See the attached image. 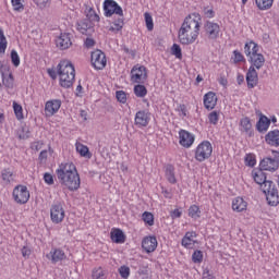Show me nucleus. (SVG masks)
<instances>
[{"label": "nucleus", "instance_id": "nucleus-1", "mask_svg": "<svg viewBox=\"0 0 279 279\" xmlns=\"http://www.w3.org/2000/svg\"><path fill=\"white\" fill-rule=\"evenodd\" d=\"M202 17L197 13L187 15L179 29L181 45H193L199 36Z\"/></svg>", "mask_w": 279, "mask_h": 279}, {"label": "nucleus", "instance_id": "nucleus-2", "mask_svg": "<svg viewBox=\"0 0 279 279\" xmlns=\"http://www.w3.org/2000/svg\"><path fill=\"white\" fill-rule=\"evenodd\" d=\"M57 178L63 186H66L69 191H78L82 184L77 168L73 162L61 163L57 169Z\"/></svg>", "mask_w": 279, "mask_h": 279}, {"label": "nucleus", "instance_id": "nucleus-3", "mask_svg": "<svg viewBox=\"0 0 279 279\" xmlns=\"http://www.w3.org/2000/svg\"><path fill=\"white\" fill-rule=\"evenodd\" d=\"M48 75L52 80H57L59 75V84L62 88H71L75 82V66L71 61L63 60L57 65L56 70H48Z\"/></svg>", "mask_w": 279, "mask_h": 279}, {"label": "nucleus", "instance_id": "nucleus-4", "mask_svg": "<svg viewBox=\"0 0 279 279\" xmlns=\"http://www.w3.org/2000/svg\"><path fill=\"white\" fill-rule=\"evenodd\" d=\"M105 16L110 17L112 14L119 16L114 22L113 26L109 28L110 32H121L124 25L123 9L114 0H105L104 2Z\"/></svg>", "mask_w": 279, "mask_h": 279}, {"label": "nucleus", "instance_id": "nucleus-5", "mask_svg": "<svg viewBox=\"0 0 279 279\" xmlns=\"http://www.w3.org/2000/svg\"><path fill=\"white\" fill-rule=\"evenodd\" d=\"M210 156H213V144L208 141L201 143L195 150L196 160L204 162V160H208Z\"/></svg>", "mask_w": 279, "mask_h": 279}, {"label": "nucleus", "instance_id": "nucleus-6", "mask_svg": "<svg viewBox=\"0 0 279 279\" xmlns=\"http://www.w3.org/2000/svg\"><path fill=\"white\" fill-rule=\"evenodd\" d=\"M274 158L266 157L259 163L262 171H278L279 168V151H272Z\"/></svg>", "mask_w": 279, "mask_h": 279}, {"label": "nucleus", "instance_id": "nucleus-7", "mask_svg": "<svg viewBox=\"0 0 279 279\" xmlns=\"http://www.w3.org/2000/svg\"><path fill=\"white\" fill-rule=\"evenodd\" d=\"M147 81V68L144 65H135L131 70V82L135 84H145Z\"/></svg>", "mask_w": 279, "mask_h": 279}, {"label": "nucleus", "instance_id": "nucleus-8", "mask_svg": "<svg viewBox=\"0 0 279 279\" xmlns=\"http://www.w3.org/2000/svg\"><path fill=\"white\" fill-rule=\"evenodd\" d=\"M13 199L16 204H27V202H29V190H27V186H15L13 189Z\"/></svg>", "mask_w": 279, "mask_h": 279}, {"label": "nucleus", "instance_id": "nucleus-9", "mask_svg": "<svg viewBox=\"0 0 279 279\" xmlns=\"http://www.w3.org/2000/svg\"><path fill=\"white\" fill-rule=\"evenodd\" d=\"M204 32L208 40H217V38H219L221 27L215 22L207 21L204 24Z\"/></svg>", "mask_w": 279, "mask_h": 279}, {"label": "nucleus", "instance_id": "nucleus-10", "mask_svg": "<svg viewBox=\"0 0 279 279\" xmlns=\"http://www.w3.org/2000/svg\"><path fill=\"white\" fill-rule=\"evenodd\" d=\"M107 62L108 61L106 60V53H104V51L95 50L94 52H92V64L98 71H101V69H106Z\"/></svg>", "mask_w": 279, "mask_h": 279}, {"label": "nucleus", "instance_id": "nucleus-11", "mask_svg": "<svg viewBox=\"0 0 279 279\" xmlns=\"http://www.w3.org/2000/svg\"><path fill=\"white\" fill-rule=\"evenodd\" d=\"M50 217L52 223H62V221H64V208L62 204L58 203L51 206Z\"/></svg>", "mask_w": 279, "mask_h": 279}, {"label": "nucleus", "instance_id": "nucleus-12", "mask_svg": "<svg viewBox=\"0 0 279 279\" xmlns=\"http://www.w3.org/2000/svg\"><path fill=\"white\" fill-rule=\"evenodd\" d=\"M151 113L147 110H140L135 114V125L137 128H147L149 125V121Z\"/></svg>", "mask_w": 279, "mask_h": 279}, {"label": "nucleus", "instance_id": "nucleus-13", "mask_svg": "<svg viewBox=\"0 0 279 279\" xmlns=\"http://www.w3.org/2000/svg\"><path fill=\"white\" fill-rule=\"evenodd\" d=\"M46 258H48V260H51V263L56 265V263L66 260V254L61 248L53 247L51 248L49 254L46 255Z\"/></svg>", "mask_w": 279, "mask_h": 279}, {"label": "nucleus", "instance_id": "nucleus-14", "mask_svg": "<svg viewBox=\"0 0 279 279\" xmlns=\"http://www.w3.org/2000/svg\"><path fill=\"white\" fill-rule=\"evenodd\" d=\"M142 247L147 254H151V252H156V247H158V240L156 236H146L142 241Z\"/></svg>", "mask_w": 279, "mask_h": 279}, {"label": "nucleus", "instance_id": "nucleus-15", "mask_svg": "<svg viewBox=\"0 0 279 279\" xmlns=\"http://www.w3.org/2000/svg\"><path fill=\"white\" fill-rule=\"evenodd\" d=\"M246 84L247 88H256L258 86V72H256L255 66H250L246 73Z\"/></svg>", "mask_w": 279, "mask_h": 279}, {"label": "nucleus", "instance_id": "nucleus-16", "mask_svg": "<svg viewBox=\"0 0 279 279\" xmlns=\"http://www.w3.org/2000/svg\"><path fill=\"white\" fill-rule=\"evenodd\" d=\"M179 138H180V145H182V147L189 148L191 147V145H193V143H195V136L184 130H181L179 132Z\"/></svg>", "mask_w": 279, "mask_h": 279}, {"label": "nucleus", "instance_id": "nucleus-17", "mask_svg": "<svg viewBox=\"0 0 279 279\" xmlns=\"http://www.w3.org/2000/svg\"><path fill=\"white\" fill-rule=\"evenodd\" d=\"M57 47L64 51V49H69L71 45H73V41H71V34L63 33L61 36L56 40Z\"/></svg>", "mask_w": 279, "mask_h": 279}, {"label": "nucleus", "instance_id": "nucleus-18", "mask_svg": "<svg viewBox=\"0 0 279 279\" xmlns=\"http://www.w3.org/2000/svg\"><path fill=\"white\" fill-rule=\"evenodd\" d=\"M77 31L85 36H90L95 28L93 27V23L89 20H83L77 23Z\"/></svg>", "mask_w": 279, "mask_h": 279}, {"label": "nucleus", "instance_id": "nucleus-19", "mask_svg": "<svg viewBox=\"0 0 279 279\" xmlns=\"http://www.w3.org/2000/svg\"><path fill=\"white\" fill-rule=\"evenodd\" d=\"M204 106L206 110H215V106H217V94H215L214 92L205 94Z\"/></svg>", "mask_w": 279, "mask_h": 279}, {"label": "nucleus", "instance_id": "nucleus-20", "mask_svg": "<svg viewBox=\"0 0 279 279\" xmlns=\"http://www.w3.org/2000/svg\"><path fill=\"white\" fill-rule=\"evenodd\" d=\"M62 106V100L60 99H54V100H49L46 102L45 110L48 112V114L53 116L58 110H60Z\"/></svg>", "mask_w": 279, "mask_h": 279}, {"label": "nucleus", "instance_id": "nucleus-21", "mask_svg": "<svg viewBox=\"0 0 279 279\" xmlns=\"http://www.w3.org/2000/svg\"><path fill=\"white\" fill-rule=\"evenodd\" d=\"M265 141L267 145H270L271 147H279V131H269L265 136Z\"/></svg>", "mask_w": 279, "mask_h": 279}, {"label": "nucleus", "instance_id": "nucleus-22", "mask_svg": "<svg viewBox=\"0 0 279 279\" xmlns=\"http://www.w3.org/2000/svg\"><path fill=\"white\" fill-rule=\"evenodd\" d=\"M195 236H197V233L195 231L186 232L184 238L182 239V245L183 247H186L187 250H193L195 246Z\"/></svg>", "mask_w": 279, "mask_h": 279}, {"label": "nucleus", "instance_id": "nucleus-23", "mask_svg": "<svg viewBox=\"0 0 279 279\" xmlns=\"http://www.w3.org/2000/svg\"><path fill=\"white\" fill-rule=\"evenodd\" d=\"M251 66H254L255 69H263L265 66V56L262 53L255 52V54L250 57Z\"/></svg>", "mask_w": 279, "mask_h": 279}, {"label": "nucleus", "instance_id": "nucleus-24", "mask_svg": "<svg viewBox=\"0 0 279 279\" xmlns=\"http://www.w3.org/2000/svg\"><path fill=\"white\" fill-rule=\"evenodd\" d=\"M110 236L113 243L121 244L125 242V233L121 229H112Z\"/></svg>", "mask_w": 279, "mask_h": 279}, {"label": "nucleus", "instance_id": "nucleus-25", "mask_svg": "<svg viewBox=\"0 0 279 279\" xmlns=\"http://www.w3.org/2000/svg\"><path fill=\"white\" fill-rule=\"evenodd\" d=\"M271 125V120L267 116H262L256 124L257 132H267Z\"/></svg>", "mask_w": 279, "mask_h": 279}, {"label": "nucleus", "instance_id": "nucleus-26", "mask_svg": "<svg viewBox=\"0 0 279 279\" xmlns=\"http://www.w3.org/2000/svg\"><path fill=\"white\" fill-rule=\"evenodd\" d=\"M232 208L236 213H243V210L247 209V202H245L242 197H236L232 202Z\"/></svg>", "mask_w": 279, "mask_h": 279}, {"label": "nucleus", "instance_id": "nucleus-27", "mask_svg": "<svg viewBox=\"0 0 279 279\" xmlns=\"http://www.w3.org/2000/svg\"><path fill=\"white\" fill-rule=\"evenodd\" d=\"M244 53L247 58H252V56L258 53V45L254 41L246 43L244 46Z\"/></svg>", "mask_w": 279, "mask_h": 279}, {"label": "nucleus", "instance_id": "nucleus-28", "mask_svg": "<svg viewBox=\"0 0 279 279\" xmlns=\"http://www.w3.org/2000/svg\"><path fill=\"white\" fill-rule=\"evenodd\" d=\"M253 179L256 184L262 186L267 181V174L259 168V170L253 171Z\"/></svg>", "mask_w": 279, "mask_h": 279}, {"label": "nucleus", "instance_id": "nucleus-29", "mask_svg": "<svg viewBox=\"0 0 279 279\" xmlns=\"http://www.w3.org/2000/svg\"><path fill=\"white\" fill-rule=\"evenodd\" d=\"M240 128L242 132H246L248 136H252V121L250 120V118H242L240 120Z\"/></svg>", "mask_w": 279, "mask_h": 279}, {"label": "nucleus", "instance_id": "nucleus-30", "mask_svg": "<svg viewBox=\"0 0 279 279\" xmlns=\"http://www.w3.org/2000/svg\"><path fill=\"white\" fill-rule=\"evenodd\" d=\"M166 178L170 184L178 182V180H175V168L172 165L166 166Z\"/></svg>", "mask_w": 279, "mask_h": 279}, {"label": "nucleus", "instance_id": "nucleus-31", "mask_svg": "<svg viewBox=\"0 0 279 279\" xmlns=\"http://www.w3.org/2000/svg\"><path fill=\"white\" fill-rule=\"evenodd\" d=\"M266 199L269 206H277L279 204L278 190H272L270 193L266 194Z\"/></svg>", "mask_w": 279, "mask_h": 279}, {"label": "nucleus", "instance_id": "nucleus-32", "mask_svg": "<svg viewBox=\"0 0 279 279\" xmlns=\"http://www.w3.org/2000/svg\"><path fill=\"white\" fill-rule=\"evenodd\" d=\"M255 4L258 10H271L274 0H255Z\"/></svg>", "mask_w": 279, "mask_h": 279}, {"label": "nucleus", "instance_id": "nucleus-33", "mask_svg": "<svg viewBox=\"0 0 279 279\" xmlns=\"http://www.w3.org/2000/svg\"><path fill=\"white\" fill-rule=\"evenodd\" d=\"M263 193L265 195H268L269 193H271L272 191H278V189L276 187V184H274L272 181H266L262 186H260Z\"/></svg>", "mask_w": 279, "mask_h": 279}, {"label": "nucleus", "instance_id": "nucleus-34", "mask_svg": "<svg viewBox=\"0 0 279 279\" xmlns=\"http://www.w3.org/2000/svg\"><path fill=\"white\" fill-rule=\"evenodd\" d=\"M189 217H191L192 219H199V217H202V210H199V206L197 205L190 206Z\"/></svg>", "mask_w": 279, "mask_h": 279}, {"label": "nucleus", "instance_id": "nucleus-35", "mask_svg": "<svg viewBox=\"0 0 279 279\" xmlns=\"http://www.w3.org/2000/svg\"><path fill=\"white\" fill-rule=\"evenodd\" d=\"M2 84L5 86V88H14V76L12 73L5 76V74H2Z\"/></svg>", "mask_w": 279, "mask_h": 279}, {"label": "nucleus", "instance_id": "nucleus-36", "mask_svg": "<svg viewBox=\"0 0 279 279\" xmlns=\"http://www.w3.org/2000/svg\"><path fill=\"white\" fill-rule=\"evenodd\" d=\"M141 84L142 83L134 86V95H136L140 98H143L147 95V87H145V85H141Z\"/></svg>", "mask_w": 279, "mask_h": 279}, {"label": "nucleus", "instance_id": "nucleus-37", "mask_svg": "<svg viewBox=\"0 0 279 279\" xmlns=\"http://www.w3.org/2000/svg\"><path fill=\"white\" fill-rule=\"evenodd\" d=\"M2 180L5 184H10V182L14 181V173L10 171V169L2 170Z\"/></svg>", "mask_w": 279, "mask_h": 279}, {"label": "nucleus", "instance_id": "nucleus-38", "mask_svg": "<svg viewBox=\"0 0 279 279\" xmlns=\"http://www.w3.org/2000/svg\"><path fill=\"white\" fill-rule=\"evenodd\" d=\"M76 151L80 153L81 156L86 158V156H90V151L88 150V146L82 144V143H76Z\"/></svg>", "mask_w": 279, "mask_h": 279}, {"label": "nucleus", "instance_id": "nucleus-39", "mask_svg": "<svg viewBox=\"0 0 279 279\" xmlns=\"http://www.w3.org/2000/svg\"><path fill=\"white\" fill-rule=\"evenodd\" d=\"M5 49H8V39H5L3 29L0 28V53H5Z\"/></svg>", "mask_w": 279, "mask_h": 279}, {"label": "nucleus", "instance_id": "nucleus-40", "mask_svg": "<svg viewBox=\"0 0 279 279\" xmlns=\"http://www.w3.org/2000/svg\"><path fill=\"white\" fill-rule=\"evenodd\" d=\"M92 278L93 279H106V274L104 272V268H95L92 271Z\"/></svg>", "mask_w": 279, "mask_h": 279}, {"label": "nucleus", "instance_id": "nucleus-41", "mask_svg": "<svg viewBox=\"0 0 279 279\" xmlns=\"http://www.w3.org/2000/svg\"><path fill=\"white\" fill-rule=\"evenodd\" d=\"M13 110L15 113V117L19 121L23 119V107L19 105L16 101L13 102Z\"/></svg>", "mask_w": 279, "mask_h": 279}, {"label": "nucleus", "instance_id": "nucleus-42", "mask_svg": "<svg viewBox=\"0 0 279 279\" xmlns=\"http://www.w3.org/2000/svg\"><path fill=\"white\" fill-rule=\"evenodd\" d=\"M144 19H145V23H146V27H147L148 32H153L154 31V19L151 17V14L146 12L144 14Z\"/></svg>", "mask_w": 279, "mask_h": 279}, {"label": "nucleus", "instance_id": "nucleus-43", "mask_svg": "<svg viewBox=\"0 0 279 279\" xmlns=\"http://www.w3.org/2000/svg\"><path fill=\"white\" fill-rule=\"evenodd\" d=\"M142 218H143V221L145 223H147L148 226H154V214L153 213L145 211L142 215Z\"/></svg>", "mask_w": 279, "mask_h": 279}, {"label": "nucleus", "instance_id": "nucleus-44", "mask_svg": "<svg viewBox=\"0 0 279 279\" xmlns=\"http://www.w3.org/2000/svg\"><path fill=\"white\" fill-rule=\"evenodd\" d=\"M208 119H209V123H211V125H217V123H219V112L211 111L208 114Z\"/></svg>", "mask_w": 279, "mask_h": 279}, {"label": "nucleus", "instance_id": "nucleus-45", "mask_svg": "<svg viewBox=\"0 0 279 279\" xmlns=\"http://www.w3.org/2000/svg\"><path fill=\"white\" fill-rule=\"evenodd\" d=\"M11 62L14 66H19L21 64V58L19 57V52H16V50L11 51Z\"/></svg>", "mask_w": 279, "mask_h": 279}, {"label": "nucleus", "instance_id": "nucleus-46", "mask_svg": "<svg viewBox=\"0 0 279 279\" xmlns=\"http://www.w3.org/2000/svg\"><path fill=\"white\" fill-rule=\"evenodd\" d=\"M116 97L120 104H125L128 101V94L123 90H118Z\"/></svg>", "mask_w": 279, "mask_h": 279}, {"label": "nucleus", "instance_id": "nucleus-47", "mask_svg": "<svg viewBox=\"0 0 279 279\" xmlns=\"http://www.w3.org/2000/svg\"><path fill=\"white\" fill-rule=\"evenodd\" d=\"M172 56H175V58H178L179 60H182V48H180V45L173 44Z\"/></svg>", "mask_w": 279, "mask_h": 279}, {"label": "nucleus", "instance_id": "nucleus-48", "mask_svg": "<svg viewBox=\"0 0 279 279\" xmlns=\"http://www.w3.org/2000/svg\"><path fill=\"white\" fill-rule=\"evenodd\" d=\"M121 278L123 279H128L130 278V267L128 266H121L119 269H118Z\"/></svg>", "mask_w": 279, "mask_h": 279}, {"label": "nucleus", "instance_id": "nucleus-49", "mask_svg": "<svg viewBox=\"0 0 279 279\" xmlns=\"http://www.w3.org/2000/svg\"><path fill=\"white\" fill-rule=\"evenodd\" d=\"M193 263H202L204 260V254L202 251H195L192 255Z\"/></svg>", "mask_w": 279, "mask_h": 279}, {"label": "nucleus", "instance_id": "nucleus-50", "mask_svg": "<svg viewBox=\"0 0 279 279\" xmlns=\"http://www.w3.org/2000/svg\"><path fill=\"white\" fill-rule=\"evenodd\" d=\"M23 0H11V3L15 10V12H21V10H25V7L23 5Z\"/></svg>", "mask_w": 279, "mask_h": 279}, {"label": "nucleus", "instance_id": "nucleus-51", "mask_svg": "<svg viewBox=\"0 0 279 279\" xmlns=\"http://www.w3.org/2000/svg\"><path fill=\"white\" fill-rule=\"evenodd\" d=\"M245 165L247 167H254L256 165V157L252 154L246 155Z\"/></svg>", "mask_w": 279, "mask_h": 279}, {"label": "nucleus", "instance_id": "nucleus-52", "mask_svg": "<svg viewBox=\"0 0 279 279\" xmlns=\"http://www.w3.org/2000/svg\"><path fill=\"white\" fill-rule=\"evenodd\" d=\"M34 2L40 8V10H45V8H49V5H51V0H34Z\"/></svg>", "mask_w": 279, "mask_h": 279}, {"label": "nucleus", "instance_id": "nucleus-53", "mask_svg": "<svg viewBox=\"0 0 279 279\" xmlns=\"http://www.w3.org/2000/svg\"><path fill=\"white\" fill-rule=\"evenodd\" d=\"M233 60L234 63H239V62H245V57H243V53H241L239 50H234L233 51Z\"/></svg>", "mask_w": 279, "mask_h": 279}, {"label": "nucleus", "instance_id": "nucleus-54", "mask_svg": "<svg viewBox=\"0 0 279 279\" xmlns=\"http://www.w3.org/2000/svg\"><path fill=\"white\" fill-rule=\"evenodd\" d=\"M44 145H45V143H43V141H38V142H34L31 147L35 151H40V149H43Z\"/></svg>", "mask_w": 279, "mask_h": 279}, {"label": "nucleus", "instance_id": "nucleus-55", "mask_svg": "<svg viewBox=\"0 0 279 279\" xmlns=\"http://www.w3.org/2000/svg\"><path fill=\"white\" fill-rule=\"evenodd\" d=\"M44 180H45L46 184H49V185L53 184V175H51V173H49V172H46L44 174Z\"/></svg>", "mask_w": 279, "mask_h": 279}, {"label": "nucleus", "instance_id": "nucleus-56", "mask_svg": "<svg viewBox=\"0 0 279 279\" xmlns=\"http://www.w3.org/2000/svg\"><path fill=\"white\" fill-rule=\"evenodd\" d=\"M170 217L171 219H180V217H182V213L180 209H174L170 213Z\"/></svg>", "mask_w": 279, "mask_h": 279}, {"label": "nucleus", "instance_id": "nucleus-57", "mask_svg": "<svg viewBox=\"0 0 279 279\" xmlns=\"http://www.w3.org/2000/svg\"><path fill=\"white\" fill-rule=\"evenodd\" d=\"M49 156V151L47 150H41L39 154V160L40 162H45L47 160V157Z\"/></svg>", "mask_w": 279, "mask_h": 279}, {"label": "nucleus", "instance_id": "nucleus-58", "mask_svg": "<svg viewBox=\"0 0 279 279\" xmlns=\"http://www.w3.org/2000/svg\"><path fill=\"white\" fill-rule=\"evenodd\" d=\"M85 47H87L88 49H90V47H95V39H93V38H86V40H85Z\"/></svg>", "mask_w": 279, "mask_h": 279}, {"label": "nucleus", "instance_id": "nucleus-59", "mask_svg": "<svg viewBox=\"0 0 279 279\" xmlns=\"http://www.w3.org/2000/svg\"><path fill=\"white\" fill-rule=\"evenodd\" d=\"M32 254V250H29L27 246H24L22 248V256H24V258H27V256H29Z\"/></svg>", "mask_w": 279, "mask_h": 279}, {"label": "nucleus", "instance_id": "nucleus-60", "mask_svg": "<svg viewBox=\"0 0 279 279\" xmlns=\"http://www.w3.org/2000/svg\"><path fill=\"white\" fill-rule=\"evenodd\" d=\"M236 82H238L239 86H241V84H243V82H245V76H243V74H238Z\"/></svg>", "mask_w": 279, "mask_h": 279}, {"label": "nucleus", "instance_id": "nucleus-61", "mask_svg": "<svg viewBox=\"0 0 279 279\" xmlns=\"http://www.w3.org/2000/svg\"><path fill=\"white\" fill-rule=\"evenodd\" d=\"M203 279H215V277L207 270L203 272Z\"/></svg>", "mask_w": 279, "mask_h": 279}, {"label": "nucleus", "instance_id": "nucleus-62", "mask_svg": "<svg viewBox=\"0 0 279 279\" xmlns=\"http://www.w3.org/2000/svg\"><path fill=\"white\" fill-rule=\"evenodd\" d=\"M179 112H182L183 117H186V105H180Z\"/></svg>", "mask_w": 279, "mask_h": 279}, {"label": "nucleus", "instance_id": "nucleus-63", "mask_svg": "<svg viewBox=\"0 0 279 279\" xmlns=\"http://www.w3.org/2000/svg\"><path fill=\"white\" fill-rule=\"evenodd\" d=\"M205 15L207 16V19H213L215 16V11H213V9H209L205 12Z\"/></svg>", "mask_w": 279, "mask_h": 279}, {"label": "nucleus", "instance_id": "nucleus-64", "mask_svg": "<svg viewBox=\"0 0 279 279\" xmlns=\"http://www.w3.org/2000/svg\"><path fill=\"white\" fill-rule=\"evenodd\" d=\"M219 84H221V86H228V78H226V77H220V78H219Z\"/></svg>", "mask_w": 279, "mask_h": 279}]
</instances>
